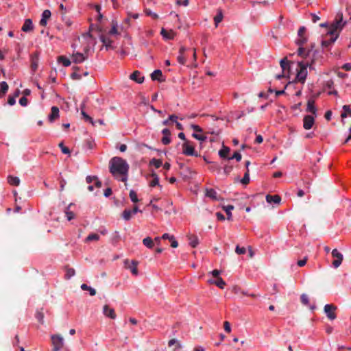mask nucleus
<instances>
[{
    "mask_svg": "<svg viewBox=\"0 0 351 351\" xmlns=\"http://www.w3.org/2000/svg\"><path fill=\"white\" fill-rule=\"evenodd\" d=\"M129 169V164L121 157L114 156L109 161V171L118 181L128 180Z\"/></svg>",
    "mask_w": 351,
    "mask_h": 351,
    "instance_id": "obj_1",
    "label": "nucleus"
},
{
    "mask_svg": "<svg viewBox=\"0 0 351 351\" xmlns=\"http://www.w3.org/2000/svg\"><path fill=\"white\" fill-rule=\"evenodd\" d=\"M310 68L309 62L306 61V62L301 61L298 62V69H297V74L295 77V80L293 82H289V83L285 86V88H290L291 86H293L295 82H298L304 84L306 77H307V67Z\"/></svg>",
    "mask_w": 351,
    "mask_h": 351,
    "instance_id": "obj_2",
    "label": "nucleus"
},
{
    "mask_svg": "<svg viewBox=\"0 0 351 351\" xmlns=\"http://www.w3.org/2000/svg\"><path fill=\"white\" fill-rule=\"evenodd\" d=\"M308 38L306 36H301L298 37L295 40V44L299 46V48L297 51V53L299 56L307 59V58L310 56L313 48H315V43H311L310 47L306 49L303 47V45L307 42Z\"/></svg>",
    "mask_w": 351,
    "mask_h": 351,
    "instance_id": "obj_3",
    "label": "nucleus"
},
{
    "mask_svg": "<svg viewBox=\"0 0 351 351\" xmlns=\"http://www.w3.org/2000/svg\"><path fill=\"white\" fill-rule=\"evenodd\" d=\"M346 23V21H343L342 17L338 20H335L332 23L328 25L327 35L330 36V37L335 35L339 36V32L343 29Z\"/></svg>",
    "mask_w": 351,
    "mask_h": 351,
    "instance_id": "obj_4",
    "label": "nucleus"
},
{
    "mask_svg": "<svg viewBox=\"0 0 351 351\" xmlns=\"http://www.w3.org/2000/svg\"><path fill=\"white\" fill-rule=\"evenodd\" d=\"M324 53V50H319V49H314L313 48V50L311 51V53L310 56L307 58H310L309 64H310V69H315L313 65L315 64L317 61H318L319 59L322 58V54Z\"/></svg>",
    "mask_w": 351,
    "mask_h": 351,
    "instance_id": "obj_5",
    "label": "nucleus"
},
{
    "mask_svg": "<svg viewBox=\"0 0 351 351\" xmlns=\"http://www.w3.org/2000/svg\"><path fill=\"white\" fill-rule=\"evenodd\" d=\"M182 154L186 156H199V154L195 151L194 146L191 144V143L189 141H186L182 144Z\"/></svg>",
    "mask_w": 351,
    "mask_h": 351,
    "instance_id": "obj_6",
    "label": "nucleus"
},
{
    "mask_svg": "<svg viewBox=\"0 0 351 351\" xmlns=\"http://www.w3.org/2000/svg\"><path fill=\"white\" fill-rule=\"evenodd\" d=\"M336 309L337 306L331 304H327L324 306V313L330 320H334L336 319L337 315L335 313Z\"/></svg>",
    "mask_w": 351,
    "mask_h": 351,
    "instance_id": "obj_7",
    "label": "nucleus"
},
{
    "mask_svg": "<svg viewBox=\"0 0 351 351\" xmlns=\"http://www.w3.org/2000/svg\"><path fill=\"white\" fill-rule=\"evenodd\" d=\"M331 254L332 257L335 258L332 262V265L335 268H337L341 265L343 261V254L337 249H334Z\"/></svg>",
    "mask_w": 351,
    "mask_h": 351,
    "instance_id": "obj_8",
    "label": "nucleus"
},
{
    "mask_svg": "<svg viewBox=\"0 0 351 351\" xmlns=\"http://www.w3.org/2000/svg\"><path fill=\"white\" fill-rule=\"evenodd\" d=\"M51 340L53 345V351H58L62 348L64 344V339L60 335H52Z\"/></svg>",
    "mask_w": 351,
    "mask_h": 351,
    "instance_id": "obj_9",
    "label": "nucleus"
},
{
    "mask_svg": "<svg viewBox=\"0 0 351 351\" xmlns=\"http://www.w3.org/2000/svg\"><path fill=\"white\" fill-rule=\"evenodd\" d=\"M191 50L190 48H187L184 46H181L179 49L178 56L177 57V60L179 64L181 65H184L186 62V52Z\"/></svg>",
    "mask_w": 351,
    "mask_h": 351,
    "instance_id": "obj_10",
    "label": "nucleus"
},
{
    "mask_svg": "<svg viewBox=\"0 0 351 351\" xmlns=\"http://www.w3.org/2000/svg\"><path fill=\"white\" fill-rule=\"evenodd\" d=\"M30 61H31V71L32 75L38 69V62H39V54L38 52H35L30 56Z\"/></svg>",
    "mask_w": 351,
    "mask_h": 351,
    "instance_id": "obj_11",
    "label": "nucleus"
},
{
    "mask_svg": "<svg viewBox=\"0 0 351 351\" xmlns=\"http://www.w3.org/2000/svg\"><path fill=\"white\" fill-rule=\"evenodd\" d=\"M315 123V117L312 115H305L303 119V127L305 130L312 128Z\"/></svg>",
    "mask_w": 351,
    "mask_h": 351,
    "instance_id": "obj_12",
    "label": "nucleus"
},
{
    "mask_svg": "<svg viewBox=\"0 0 351 351\" xmlns=\"http://www.w3.org/2000/svg\"><path fill=\"white\" fill-rule=\"evenodd\" d=\"M103 313L106 317L112 319H114L117 317L114 308H110L108 305H105L103 307Z\"/></svg>",
    "mask_w": 351,
    "mask_h": 351,
    "instance_id": "obj_13",
    "label": "nucleus"
},
{
    "mask_svg": "<svg viewBox=\"0 0 351 351\" xmlns=\"http://www.w3.org/2000/svg\"><path fill=\"white\" fill-rule=\"evenodd\" d=\"M338 38V35H335L333 36L330 37L328 39H324L322 40L321 45L323 48L328 49L330 47V46L337 40Z\"/></svg>",
    "mask_w": 351,
    "mask_h": 351,
    "instance_id": "obj_14",
    "label": "nucleus"
},
{
    "mask_svg": "<svg viewBox=\"0 0 351 351\" xmlns=\"http://www.w3.org/2000/svg\"><path fill=\"white\" fill-rule=\"evenodd\" d=\"M87 57L80 52L73 53L72 61L75 64H80L86 60Z\"/></svg>",
    "mask_w": 351,
    "mask_h": 351,
    "instance_id": "obj_15",
    "label": "nucleus"
},
{
    "mask_svg": "<svg viewBox=\"0 0 351 351\" xmlns=\"http://www.w3.org/2000/svg\"><path fill=\"white\" fill-rule=\"evenodd\" d=\"M51 11L49 10H45L42 13V17L40 21V25L41 26H46L47 24V20L51 17Z\"/></svg>",
    "mask_w": 351,
    "mask_h": 351,
    "instance_id": "obj_16",
    "label": "nucleus"
},
{
    "mask_svg": "<svg viewBox=\"0 0 351 351\" xmlns=\"http://www.w3.org/2000/svg\"><path fill=\"white\" fill-rule=\"evenodd\" d=\"M130 78L138 84H141L144 81V77L141 75V72L138 71H134L130 75Z\"/></svg>",
    "mask_w": 351,
    "mask_h": 351,
    "instance_id": "obj_17",
    "label": "nucleus"
},
{
    "mask_svg": "<svg viewBox=\"0 0 351 351\" xmlns=\"http://www.w3.org/2000/svg\"><path fill=\"white\" fill-rule=\"evenodd\" d=\"M59 108L57 106H52L51 109V113L48 116L49 121L50 122H53L56 119L59 117Z\"/></svg>",
    "mask_w": 351,
    "mask_h": 351,
    "instance_id": "obj_18",
    "label": "nucleus"
},
{
    "mask_svg": "<svg viewBox=\"0 0 351 351\" xmlns=\"http://www.w3.org/2000/svg\"><path fill=\"white\" fill-rule=\"evenodd\" d=\"M306 111L314 114L315 117L317 115V108L315 105V101L313 99H309L307 101Z\"/></svg>",
    "mask_w": 351,
    "mask_h": 351,
    "instance_id": "obj_19",
    "label": "nucleus"
},
{
    "mask_svg": "<svg viewBox=\"0 0 351 351\" xmlns=\"http://www.w3.org/2000/svg\"><path fill=\"white\" fill-rule=\"evenodd\" d=\"M34 29V25L32 19H27L25 20L21 30L25 32H29Z\"/></svg>",
    "mask_w": 351,
    "mask_h": 351,
    "instance_id": "obj_20",
    "label": "nucleus"
},
{
    "mask_svg": "<svg viewBox=\"0 0 351 351\" xmlns=\"http://www.w3.org/2000/svg\"><path fill=\"white\" fill-rule=\"evenodd\" d=\"M162 73L160 69H156L151 74V78L154 81L157 80L160 82L165 81V79L162 78Z\"/></svg>",
    "mask_w": 351,
    "mask_h": 351,
    "instance_id": "obj_21",
    "label": "nucleus"
},
{
    "mask_svg": "<svg viewBox=\"0 0 351 351\" xmlns=\"http://www.w3.org/2000/svg\"><path fill=\"white\" fill-rule=\"evenodd\" d=\"M266 201H267V202H268L269 204L274 203L276 204H280V202L281 201V197L278 195H266Z\"/></svg>",
    "mask_w": 351,
    "mask_h": 351,
    "instance_id": "obj_22",
    "label": "nucleus"
},
{
    "mask_svg": "<svg viewBox=\"0 0 351 351\" xmlns=\"http://www.w3.org/2000/svg\"><path fill=\"white\" fill-rule=\"evenodd\" d=\"M208 283L215 285L217 287H219L220 289H223L226 282L221 277H218L216 280L210 279L208 280Z\"/></svg>",
    "mask_w": 351,
    "mask_h": 351,
    "instance_id": "obj_23",
    "label": "nucleus"
},
{
    "mask_svg": "<svg viewBox=\"0 0 351 351\" xmlns=\"http://www.w3.org/2000/svg\"><path fill=\"white\" fill-rule=\"evenodd\" d=\"M230 151V147L223 145L222 148L218 152V154L220 158L228 160V158H230L228 156V153Z\"/></svg>",
    "mask_w": 351,
    "mask_h": 351,
    "instance_id": "obj_24",
    "label": "nucleus"
},
{
    "mask_svg": "<svg viewBox=\"0 0 351 351\" xmlns=\"http://www.w3.org/2000/svg\"><path fill=\"white\" fill-rule=\"evenodd\" d=\"M99 40L105 46L106 50H108L111 47L112 40L103 34H101L99 36Z\"/></svg>",
    "mask_w": 351,
    "mask_h": 351,
    "instance_id": "obj_25",
    "label": "nucleus"
},
{
    "mask_svg": "<svg viewBox=\"0 0 351 351\" xmlns=\"http://www.w3.org/2000/svg\"><path fill=\"white\" fill-rule=\"evenodd\" d=\"M74 204L73 203L69 204L64 210L65 216L68 221H71L75 217V215L73 213V212L70 210L71 207Z\"/></svg>",
    "mask_w": 351,
    "mask_h": 351,
    "instance_id": "obj_26",
    "label": "nucleus"
},
{
    "mask_svg": "<svg viewBox=\"0 0 351 351\" xmlns=\"http://www.w3.org/2000/svg\"><path fill=\"white\" fill-rule=\"evenodd\" d=\"M280 64L282 70V73H287V70L290 69V62L287 60L286 58L280 60Z\"/></svg>",
    "mask_w": 351,
    "mask_h": 351,
    "instance_id": "obj_27",
    "label": "nucleus"
},
{
    "mask_svg": "<svg viewBox=\"0 0 351 351\" xmlns=\"http://www.w3.org/2000/svg\"><path fill=\"white\" fill-rule=\"evenodd\" d=\"M206 196L213 199L217 200V193L216 191L213 189H206Z\"/></svg>",
    "mask_w": 351,
    "mask_h": 351,
    "instance_id": "obj_28",
    "label": "nucleus"
},
{
    "mask_svg": "<svg viewBox=\"0 0 351 351\" xmlns=\"http://www.w3.org/2000/svg\"><path fill=\"white\" fill-rule=\"evenodd\" d=\"M151 176H152L153 179L150 182L149 186L151 187H154L156 186H159L161 187V186L159 184V177H158V176L156 173H154V172H153Z\"/></svg>",
    "mask_w": 351,
    "mask_h": 351,
    "instance_id": "obj_29",
    "label": "nucleus"
},
{
    "mask_svg": "<svg viewBox=\"0 0 351 351\" xmlns=\"http://www.w3.org/2000/svg\"><path fill=\"white\" fill-rule=\"evenodd\" d=\"M223 14L221 9L217 10V14L214 17V21L216 26L223 20Z\"/></svg>",
    "mask_w": 351,
    "mask_h": 351,
    "instance_id": "obj_30",
    "label": "nucleus"
},
{
    "mask_svg": "<svg viewBox=\"0 0 351 351\" xmlns=\"http://www.w3.org/2000/svg\"><path fill=\"white\" fill-rule=\"evenodd\" d=\"M160 34L165 40H173V35L172 32H168L165 28H162L160 31Z\"/></svg>",
    "mask_w": 351,
    "mask_h": 351,
    "instance_id": "obj_31",
    "label": "nucleus"
},
{
    "mask_svg": "<svg viewBox=\"0 0 351 351\" xmlns=\"http://www.w3.org/2000/svg\"><path fill=\"white\" fill-rule=\"evenodd\" d=\"M8 182L11 185L18 186L20 184V179L16 176H9L8 177Z\"/></svg>",
    "mask_w": 351,
    "mask_h": 351,
    "instance_id": "obj_32",
    "label": "nucleus"
},
{
    "mask_svg": "<svg viewBox=\"0 0 351 351\" xmlns=\"http://www.w3.org/2000/svg\"><path fill=\"white\" fill-rule=\"evenodd\" d=\"M137 264L138 263L136 261L132 260L131 262V265L128 267L130 269L132 274L134 276H137L138 274Z\"/></svg>",
    "mask_w": 351,
    "mask_h": 351,
    "instance_id": "obj_33",
    "label": "nucleus"
},
{
    "mask_svg": "<svg viewBox=\"0 0 351 351\" xmlns=\"http://www.w3.org/2000/svg\"><path fill=\"white\" fill-rule=\"evenodd\" d=\"M58 62L61 63L64 66L67 67L71 65V60L66 56H60L58 59Z\"/></svg>",
    "mask_w": 351,
    "mask_h": 351,
    "instance_id": "obj_34",
    "label": "nucleus"
},
{
    "mask_svg": "<svg viewBox=\"0 0 351 351\" xmlns=\"http://www.w3.org/2000/svg\"><path fill=\"white\" fill-rule=\"evenodd\" d=\"M81 289L82 290H87L89 292L90 295L94 296L96 294V291L94 288L87 285L85 283L81 285Z\"/></svg>",
    "mask_w": 351,
    "mask_h": 351,
    "instance_id": "obj_35",
    "label": "nucleus"
},
{
    "mask_svg": "<svg viewBox=\"0 0 351 351\" xmlns=\"http://www.w3.org/2000/svg\"><path fill=\"white\" fill-rule=\"evenodd\" d=\"M143 243L144 245H145L147 248H149V249H152L154 247L153 239L149 237H145V239H143Z\"/></svg>",
    "mask_w": 351,
    "mask_h": 351,
    "instance_id": "obj_36",
    "label": "nucleus"
},
{
    "mask_svg": "<svg viewBox=\"0 0 351 351\" xmlns=\"http://www.w3.org/2000/svg\"><path fill=\"white\" fill-rule=\"evenodd\" d=\"M343 112L341 114V117L342 118H346L348 117V114H349V116H351V108L349 105H344L343 106Z\"/></svg>",
    "mask_w": 351,
    "mask_h": 351,
    "instance_id": "obj_37",
    "label": "nucleus"
},
{
    "mask_svg": "<svg viewBox=\"0 0 351 351\" xmlns=\"http://www.w3.org/2000/svg\"><path fill=\"white\" fill-rule=\"evenodd\" d=\"M250 171L247 169L246 172L245 173L242 179L240 180V182L243 185H247L250 182Z\"/></svg>",
    "mask_w": 351,
    "mask_h": 351,
    "instance_id": "obj_38",
    "label": "nucleus"
},
{
    "mask_svg": "<svg viewBox=\"0 0 351 351\" xmlns=\"http://www.w3.org/2000/svg\"><path fill=\"white\" fill-rule=\"evenodd\" d=\"M234 209V206L232 205H228L223 207V210L227 214L228 220L232 219V210Z\"/></svg>",
    "mask_w": 351,
    "mask_h": 351,
    "instance_id": "obj_39",
    "label": "nucleus"
},
{
    "mask_svg": "<svg viewBox=\"0 0 351 351\" xmlns=\"http://www.w3.org/2000/svg\"><path fill=\"white\" fill-rule=\"evenodd\" d=\"M73 69L75 71L71 74V79L74 80H80L82 78V75L77 71V70H78L79 68L77 66H73Z\"/></svg>",
    "mask_w": 351,
    "mask_h": 351,
    "instance_id": "obj_40",
    "label": "nucleus"
},
{
    "mask_svg": "<svg viewBox=\"0 0 351 351\" xmlns=\"http://www.w3.org/2000/svg\"><path fill=\"white\" fill-rule=\"evenodd\" d=\"M75 274V269L73 268H66L65 278L69 280L74 276Z\"/></svg>",
    "mask_w": 351,
    "mask_h": 351,
    "instance_id": "obj_41",
    "label": "nucleus"
},
{
    "mask_svg": "<svg viewBox=\"0 0 351 351\" xmlns=\"http://www.w3.org/2000/svg\"><path fill=\"white\" fill-rule=\"evenodd\" d=\"M209 170L213 172L216 171L217 173H219L220 172L221 167L217 162H212L210 163V166L209 167Z\"/></svg>",
    "mask_w": 351,
    "mask_h": 351,
    "instance_id": "obj_42",
    "label": "nucleus"
},
{
    "mask_svg": "<svg viewBox=\"0 0 351 351\" xmlns=\"http://www.w3.org/2000/svg\"><path fill=\"white\" fill-rule=\"evenodd\" d=\"M132 215L131 210L125 209L122 213V217L124 220L129 221L132 217Z\"/></svg>",
    "mask_w": 351,
    "mask_h": 351,
    "instance_id": "obj_43",
    "label": "nucleus"
},
{
    "mask_svg": "<svg viewBox=\"0 0 351 351\" xmlns=\"http://www.w3.org/2000/svg\"><path fill=\"white\" fill-rule=\"evenodd\" d=\"M149 165L154 166L156 169L160 168L162 165V160L160 159L152 158L149 162Z\"/></svg>",
    "mask_w": 351,
    "mask_h": 351,
    "instance_id": "obj_44",
    "label": "nucleus"
},
{
    "mask_svg": "<svg viewBox=\"0 0 351 351\" xmlns=\"http://www.w3.org/2000/svg\"><path fill=\"white\" fill-rule=\"evenodd\" d=\"M118 23L116 21H112V25L109 31V34L111 35H117L119 32L117 31Z\"/></svg>",
    "mask_w": 351,
    "mask_h": 351,
    "instance_id": "obj_45",
    "label": "nucleus"
},
{
    "mask_svg": "<svg viewBox=\"0 0 351 351\" xmlns=\"http://www.w3.org/2000/svg\"><path fill=\"white\" fill-rule=\"evenodd\" d=\"M99 235L96 233H91L88 235V237L86 238V242H90L92 241H98L99 239Z\"/></svg>",
    "mask_w": 351,
    "mask_h": 351,
    "instance_id": "obj_46",
    "label": "nucleus"
},
{
    "mask_svg": "<svg viewBox=\"0 0 351 351\" xmlns=\"http://www.w3.org/2000/svg\"><path fill=\"white\" fill-rule=\"evenodd\" d=\"M192 136L199 141H200V144H202L203 142L206 141L207 140V136H204V135H200V134H197L196 132H193L192 134Z\"/></svg>",
    "mask_w": 351,
    "mask_h": 351,
    "instance_id": "obj_47",
    "label": "nucleus"
},
{
    "mask_svg": "<svg viewBox=\"0 0 351 351\" xmlns=\"http://www.w3.org/2000/svg\"><path fill=\"white\" fill-rule=\"evenodd\" d=\"M8 90V84L3 81L0 83V95L3 94L5 95L6 92Z\"/></svg>",
    "mask_w": 351,
    "mask_h": 351,
    "instance_id": "obj_48",
    "label": "nucleus"
},
{
    "mask_svg": "<svg viewBox=\"0 0 351 351\" xmlns=\"http://www.w3.org/2000/svg\"><path fill=\"white\" fill-rule=\"evenodd\" d=\"M129 196H130V198L131 199V201L134 203H136L138 202V197H137V194L132 189L130 191V194H129Z\"/></svg>",
    "mask_w": 351,
    "mask_h": 351,
    "instance_id": "obj_49",
    "label": "nucleus"
},
{
    "mask_svg": "<svg viewBox=\"0 0 351 351\" xmlns=\"http://www.w3.org/2000/svg\"><path fill=\"white\" fill-rule=\"evenodd\" d=\"M173 345H176V348H175V350L177 348H181V344L176 339H171L168 342L169 347H171Z\"/></svg>",
    "mask_w": 351,
    "mask_h": 351,
    "instance_id": "obj_50",
    "label": "nucleus"
},
{
    "mask_svg": "<svg viewBox=\"0 0 351 351\" xmlns=\"http://www.w3.org/2000/svg\"><path fill=\"white\" fill-rule=\"evenodd\" d=\"M82 115L86 121L90 122L93 125H95V122L93 121V118L90 117L88 114H87L84 110H82Z\"/></svg>",
    "mask_w": 351,
    "mask_h": 351,
    "instance_id": "obj_51",
    "label": "nucleus"
},
{
    "mask_svg": "<svg viewBox=\"0 0 351 351\" xmlns=\"http://www.w3.org/2000/svg\"><path fill=\"white\" fill-rule=\"evenodd\" d=\"M189 244L192 247H196L199 243L198 239L197 237H190Z\"/></svg>",
    "mask_w": 351,
    "mask_h": 351,
    "instance_id": "obj_52",
    "label": "nucleus"
},
{
    "mask_svg": "<svg viewBox=\"0 0 351 351\" xmlns=\"http://www.w3.org/2000/svg\"><path fill=\"white\" fill-rule=\"evenodd\" d=\"M95 143L90 138L85 141L84 146L88 149H92L94 147Z\"/></svg>",
    "mask_w": 351,
    "mask_h": 351,
    "instance_id": "obj_53",
    "label": "nucleus"
},
{
    "mask_svg": "<svg viewBox=\"0 0 351 351\" xmlns=\"http://www.w3.org/2000/svg\"><path fill=\"white\" fill-rule=\"evenodd\" d=\"M232 159H235L238 162L241 160V154L239 153V152H235L231 157L228 158V160Z\"/></svg>",
    "mask_w": 351,
    "mask_h": 351,
    "instance_id": "obj_54",
    "label": "nucleus"
},
{
    "mask_svg": "<svg viewBox=\"0 0 351 351\" xmlns=\"http://www.w3.org/2000/svg\"><path fill=\"white\" fill-rule=\"evenodd\" d=\"M59 147H60L61 151L63 154H70V149L64 145L63 142L60 143Z\"/></svg>",
    "mask_w": 351,
    "mask_h": 351,
    "instance_id": "obj_55",
    "label": "nucleus"
},
{
    "mask_svg": "<svg viewBox=\"0 0 351 351\" xmlns=\"http://www.w3.org/2000/svg\"><path fill=\"white\" fill-rule=\"evenodd\" d=\"M232 169L233 167L231 165H225L223 167V173L225 174V176H227L228 175H229V173L232 171Z\"/></svg>",
    "mask_w": 351,
    "mask_h": 351,
    "instance_id": "obj_56",
    "label": "nucleus"
},
{
    "mask_svg": "<svg viewBox=\"0 0 351 351\" xmlns=\"http://www.w3.org/2000/svg\"><path fill=\"white\" fill-rule=\"evenodd\" d=\"M300 299H301L302 303L304 305H307L309 302V299H308V295L304 293L302 294Z\"/></svg>",
    "mask_w": 351,
    "mask_h": 351,
    "instance_id": "obj_57",
    "label": "nucleus"
},
{
    "mask_svg": "<svg viewBox=\"0 0 351 351\" xmlns=\"http://www.w3.org/2000/svg\"><path fill=\"white\" fill-rule=\"evenodd\" d=\"M235 252L238 254H244L246 252V250L244 247H241L239 245H237Z\"/></svg>",
    "mask_w": 351,
    "mask_h": 351,
    "instance_id": "obj_58",
    "label": "nucleus"
},
{
    "mask_svg": "<svg viewBox=\"0 0 351 351\" xmlns=\"http://www.w3.org/2000/svg\"><path fill=\"white\" fill-rule=\"evenodd\" d=\"M36 318L38 319V321L43 324L44 322V315L41 312H36Z\"/></svg>",
    "mask_w": 351,
    "mask_h": 351,
    "instance_id": "obj_59",
    "label": "nucleus"
},
{
    "mask_svg": "<svg viewBox=\"0 0 351 351\" xmlns=\"http://www.w3.org/2000/svg\"><path fill=\"white\" fill-rule=\"evenodd\" d=\"M171 141V136H162L161 138V142L163 145H169Z\"/></svg>",
    "mask_w": 351,
    "mask_h": 351,
    "instance_id": "obj_60",
    "label": "nucleus"
},
{
    "mask_svg": "<svg viewBox=\"0 0 351 351\" xmlns=\"http://www.w3.org/2000/svg\"><path fill=\"white\" fill-rule=\"evenodd\" d=\"M19 104L22 106H27L28 104L27 99L26 97L23 96L19 99Z\"/></svg>",
    "mask_w": 351,
    "mask_h": 351,
    "instance_id": "obj_61",
    "label": "nucleus"
},
{
    "mask_svg": "<svg viewBox=\"0 0 351 351\" xmlns=\"http://www.w3.org/2000/svg\"><path fill=\"white\" fill-rule=\"evenodd\" d=\"M305 32H306V27L304 26H301L298 31V37H301V36H305L304 35Z\"/></svg>",
    "mask_w": 351,
    "mask_h": 351,
    "instance_id": "obj_62",
    "label": "nucleus"
},
{
    "mask_svg": "<svg viewBox=\"0 0 351 351\" xmlns=\"http://www.w3.org/2000/svg\"><path fill=\"white\" fill-rule=\"evenodd\" d=\"M8 104L10 106H13L16 104L15 97L13 95H9L8 99Z\"/></svg>",
    "mask_w": 351,
    "mask_h": 351,
    "instance_id": "obj_63",
    "label": "nucleus"
},
{
    "mask_svg": "<svg viewBox=\"0 0 351 351\" xmlns=\"http://www.w3.org/2000/svg\"><path fill=\"white\" fill-rule=\"evenodd\" d=\"M191 128L195 132H202L203 131L202 128L196 124H192L191 125Z\"/></svg>",
    "mask_w": 351,
    "mask_h": 351,
    "instance_id": "obj_64",
    "label": "nucleus"
}]
</instances>
